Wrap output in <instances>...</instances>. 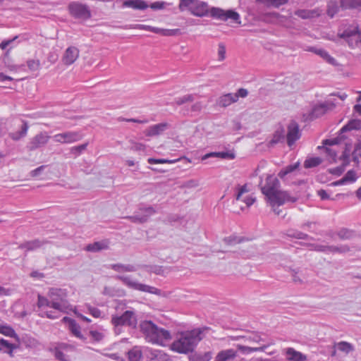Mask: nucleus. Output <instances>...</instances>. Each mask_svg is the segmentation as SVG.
Masks as SVG:
<instances>
[{
    "instance_id": "5fc2aeb1",
    "label": "nucleus",
    "mask_w": 361,
    "mask_h": 361,
    "mask_svg": "<svg viewBox=\"0 0 361 361\" xmlns=\"http://www.w3.org/2000/svg\"><path fill=\"white\" fill-rule=\"evenodd\" d=\"M236 190H237V192L235 194V200H240L242 195L244 193H246L249 191L247 184H245L242 186L240 185H238L236 186Z\"/></svg>"
},
{
    "instance_id": "79ce46f5",
    "label": "nucleus",
    "mask_w": 361,
    "mask_h": 361,
    "mask_svg": "<svg viewBox=\"0 0 361 361\" xmlns=\"http://www.w3.org/2000/svg\"><path fill=\"white\" fill-rule=\"evenodd\" d=\"M112 269L118 272L133 271L134 267L130 264H114L111 265Z\"/></svg>"
},
{
    "instance_id": "338daca9",
    "label": "nucleus",
    "mask_w": 361,
    "mask_h": 361,
    "mask_svg": "<svg viewBox=\"0 0 361 361\" xmlns=\"http://www.w3.org/2000/svg\"><path fill=\"white\" fill-rule=\"evenodd\" d=\"M166 5L164 1H156L149 5V7L153 10L163 9Z\"/></svg>"
},
{
    "instance_id": "5701e85b",
    "label": "nucleus",
    "mask_w": 361,
    "mask_h": 361,
    "mask_svg": "<svg viewBox=\"0 0 361 361\" xmlns=\"http://www.w3.org/2000/svg\"><path fill=\"white\" fill-rule=\"evenodd\" d=\"M285 141V130L283 127L278 128L274 133L271 140L269 141L268 146L274 147L276 144L283 143Z\"/></svg>"
},
{
    "instance_id": "a19ab883",
    "label": "nucleus",
    "mask_w": 361,
    "mask_h": 361,
    "mask_svg": "<svg viewBox=\"0 0 361 361\" xmlns=\"http://www.w3.org/2000/svg\"><path fill=\"white\" fill-rule=\"evenodd\" d=\"M322 162L320 157H312L307 159L304 162V167L305 169L314 168L319 166Z\"/></svg>"
},
{
    "instance_id": "4d7b16f0",
    "label": "nucleus",
    "mask_w": 361,
    "mask_h": 361,
    "mask_svg": "<svg viewBox=\"0 0 361 361\" xmlns=\"http://www.w3.org/2000/svg\"><path fill=\"white\" fill-rule=\"evenodd\" d=\"M343 178H344V180L346 181V183H348V182L353 183L357 178L356 173H355V171H353V170L348 171L345 174Z\"/></svg>"
},
{
    "instance_id": "e433bc0d",
    "label": "nucleus",
    "mask_w": 361,
    "mask_h": 361,
    "mask_svg": "<svg viewBox=\"0 0 361 361\" xmlns=\"http://www.w3.org/2000/svg\"><path fill=\"white\" fill-rule=\"evenodd\" d=\"M286 235L290 238L301 239V240H307L309 238V235L306 233H304L301 231L294 230V229H288L286 233Z\"/></svg>"
},
{
    "instance_id": "4be33fe9",
    "label": "nucleus",
    "mask_w": 361,
    "mask_h": 361,
    "mask_svg": "<svg viewBox=\"0 0 361 361\" xmlns=\"http://www.w3.org/2000/svg\"><path fill=\"white\" fill-rule=\"evenodd\" d=\"M287 359L289 361H305L307 356L302 353L295 350L293 348H288L286 350Z\"/></svg>"
},
{
    "instance_id": "423d86ee",
    "label": "nucleus",
    "mask_w": 361,
    "mask_h": 361,
    "mask_svg": "<svg viewBox=\"0 0 361 361\" xmlns=\"http://www.w3.org/2000/svg\"><path fill=\"white\" fill-rule=\"evenodd\" d=\"M137 361H171L169 355L161 350L143 347L137 350Z\"/></svg>"
},
{
    "instance_id": "37998d69",
    "label": "nucleus",
    "mask_w": 361,
    "mask_h": 361,
    "mask_svg": "<svg viewBox=\"0 0 361 361\" xmlns=\"http://www.w3.org/2000/svg\"><path fill=\"white\" fill-rule=\"evenodd\" d=\"M87 145L88 142H85L78 146L72 147L70 149V152L74 155L75 157H77L86 150Z\"/></svg>"
},
{
    "instance_id": "20e7f679",
    "label": "nucleus",
    "mask_w": 361,
    "mask_h": 361,
    "mask_svg": "<svg viewBox=\"0 0 361 361\" xmlns=\"http://www.w3.org/2000/svg\"><path fill=\"white\" fill-rule=\"evenodd\" d=\"M140 330L145 340L153 344L165 346L172 338L169 331L158 327L152 321L141 322Z\"/></svg>"
},
{
    "instance_id": "6e6552de",
    "label": "nucleus",
    "mask_w": 361,
    "mask_h": 361,
    "mask_svg": "<svg viewBox=\"0 0 361 361\" xmlns=\"http://www.w3.org/2000/svg\"><path fill=\"white\" fill-rule=\"evenodd\" d=\"M50 137L47 132H40L30 139L26 145V149L30 152H32L42 148L48 143Z\"/></svg>"
},
{
    "instance_id": "6ab92c4d",
    "label": "nucleus",
    "mask_w": 361,
    "mask_h": 361,
    "mask_svg": "<svg viewBox=\"0 0 361 361\" xmlns=\"http://www.w3.org/2000/svg\"><path fill=\"white\" fill-rule=\"evenodd\" d=\"M139 269H143L148 272H152L160 276H164L171 271L170 267H164L158 265H140Z\"/></svg>"
},
{
    "instance_id": "864d4df0",
    "label": "nucleus",
    "mask_w": 361,
    "mask_h": 361,
    "mask_svg": "<svg viewBox=\"0 0 361 361\" xmlns=\"http://www.w3.org/2000/svg\"><path fill=\"white\" fill-rule=\"evenodd\" d=\"M179 159H154V158H149L147 161L150 164H171L175 163L176 161H178Z\"/></svg>"
},
{
    "instance_id": "f704fd0d",
    "label": "nucleus",
    "mask_w": 361,
    "mask_h": 361,
    "mask_svg": "<svg viewBox=\"0 0 361 361\" xmlns=\"http://www.w3.org/2000/svg\"><path fill=\"white\" fill-rule=\"evenodd\" d=\"M295 15L301 18L302 19H310L312 18L315 16H317L318 14L314 10H305L300 9L295 11Z\"/></svg>"
},
{
    "instance_id": "f257e3e1",
    "label": "nucleus",
    "mask_w": 361,
    "mask_h": 361,
    "mask_svg": "<svg viewBox=\"0 0 361 361\" xmlns=\"http://www.w3.org/2000/svg\"><path fill=\"white\" fill-rule=\"evenodd\" d=\"M262 180L259 183V187L263 195H265L271 206H281L286 202H295L297 197H291L287 191L279 190L280 183L278 178L272 175H268L266 178V183L262 185Z\"/></svg>"
},
{
    "instance_id": "c9c22d12",
    "label": "nucleus",
    "mask_w": 361,
    "mask_h": 361,
    "mask_svg": "<svg viewBox=\"0 0 361 361\" xmlns=\"http://www.w3.org/2000/svg\"><path fill=\"white\" fill-rule=\"evenodd\" d=\"M334 347H336L338 350L342 351L346 354H348L349 353L354 350V346L351 343L346 341H341L335 343Z\"/></svg>"
},
{
    "instance_id": "69168bd1",
    "label": "nucleus",
    "mask_w": 361,
    "mask_h": 361,
    "mask_svg": "<svg viewBox=\"0 0 361 361\" xmlns=\"http://www.w3.org/2000/svg\"><path fill=\"white\" fill-rule=\"evenodd\" d=\"M87 310H88L89 313L92 317H94L95 318L100 317V316H101V311L98 308L89 305L87 307Z\"/></svg>"
},
{
    "instance_id": "c03bdc74",
    "label": "nucleus",
    "mask_w": 361,
    "mask_h": 361,
    "mask_svg": "<svg viewBox=\"0 0 361 361\" xmlns=\"http://www.w3.org/2000/svg\"><path fill=\"white\" fill-rule=\"evenodd\" d=\"M37 307L42 308L43 307H51V302L49 298L38 295L37 296Z\"/></svg>"
},
{
    "instance_id": "cd10ccee",
    "label": "nucleus",
    "mask_w": 361,
    "mask_h": 361,
    "mask_svg": "<svg viewBox=\"0 0 361 361\" xmlns=\"http://www.w3.org/2000/svg\"><path fill=\"white\" fill-rule=\"evenodd\" d=\"M361 129V121L359 119H351L346 125L340 130V135L353 130Z\"/></svg>"
},
{
    "instance_id": "0e129e2a",
    "label": "nucleus",
    "mask_w": 361,
    "mask_h": 361,
    "mask_svg": "<svg viewBox=\"0 0 361 361\" xmlns=\"http://www.w3.org/2000/svg\"><path fill=\"white\" fill-rule=\"evenodd\" d=\"M55 357L60 361H68L66 355L60 350V348H55Z\"/></svg>"
},
{
    "instance_id": "4468645a",
    "label": "nucleus",
    "mask_w": 361,
    "mask_h": 361,
    "mask_svg": "<svg viewBox=\"0 0 361 361\" xmlns=\"http://www.w3.org/2000/svg\"><path fill=\"white\" fill-rule=\"evenodd\" d=\"M170 124L166 122L160 123L149 126L144 132L145 135L147 137L158 136L164 133V131L170 128Z\"/></svg>"
},
{
    "instance_id": "3c124183",
    "label": "nucleus",
    "mask_w": 361,
    "mask_h": 361,
    "mask_svg": "<svg viewBox=\"0 0 361 361\" xmlns=\"http://www.w3.org/2000/svg\"><path fill=\"white\" fill-rule=\"evenodd\" d=\"M89 334L91 336L92 341L94 342H100L104 338V335L103 333L96 330H90L89 331Z\"/></svg>"
},
{
    "instance_id": "c85d7f7f",
    "label": "nucleus",
    "mask_w": 361,
    "mask_h": 361,
    "mask_svg": "<svg viewBox=\"0 0 361 361\" xmlns=\"http://www.w3.org/2000/svg\"><path fill=\"white\" fill-rule=\"evenodd\" d=\"M188 358L190 361H209L212 359V353L206 352L203 354L194 351L190 353Z\"/></svg>"
},
{
    "instance_id": "72a5a7b5",
    "label": "nucleus",
    "mask_w": 361,
    "mask_h": 361,
    "mask_svg": "<svg viewBox=\"0 0 361 361\" xmlns=\"http://www.w3.org/2000/svg\"><path fill=\"white\" fill-rule=\"evenodd\" d=\"M196 0H180L178 9L180 11H188L192 13Z\"/></svg>"
},
{
    "instance_id": "0eeeda50",
    "label": "nucleus",
    "mask_w": 361,
    "mask_h": 361,
    "mask_svg": "<svg viewBox=\"0 0 361 361\" xmlns=\"http://www.w3.org/2000/svg\"><path fill=\"white\" fill-rule=\"evenodd\" d=\"M68 10L70 15L75 19L87 20L92 16L89 6L79 1L71 2Z\"/></svg>"
},
{
    "instance_id": "ea45409f",
    "label": "nucleus",
    "mask_w": 361,
    "mask_h": 361,
    "mask_svg": "<svg viewBox=\"0 0 361 361\" xmlns=\"http://www.w3.org/2000/svg\"><path fill=\"white\" fill-rule=\"evenodd\" d=\"M299 166H300L299 161H297L294 164L288 165L287 166H286L285 168H283V169H281L279 171V173H278V176L281 178H283L286 175H288V173H290L294 171L295 169H297L299 167Z\"/></svg>"
},
{
    "instance_id": "39448f33",
    "label": "nucleus",
    "mask_w": 361,
    "mask_h": 361,
    "mask_svg": "<svg viewBox=\"0 0 361 361\" xmlns=\"http://www.w3.org/2000/svg\"><path fill=\"white\" fill-rule=\"evenodd\" d=\"M47 297L51 300V308L61 312H66L68 308L67 300V291L66 289L50 288L47 293Z\"/></svg>"
},
{
    "instance_id": "dca6fc26",
    "label": "nucleus",
    "mask_w": 361,
    "mask_h": 361,
    "mask_svg": "<svg viewBox=\"0 0 361 361\" xmlns=\"http://www.w3.org/2000/svg\"><path fill=\"white\" fill-rule=\"evenodd\" d=\"M133 314V312L127 310L121 316H113L111 322L116 327L123 325L130 326L131 325L130 319Z\"/></svg>"
},
{
    "instance_id": "774afa93",
    "label": "nucleus",
    "mask_w": 361,
    "mask_h": 361,
    "mask_svg": "<svg viewBox=\"0 0 361 361\" xmlns=\"http://www.w3.org/2000/svg\"><path fill=\"white\" fill-rule=\"evenodd\" d=\"M149 5L145 0H137V10H145L149 7Z\"/></svg>"
},
{
    "instance_id": "2f4dec72",
    "label": "nucleus",
    "mask_w": 361,
    "mask_h": 361,
    "mask_svg": "<svg viewBox=\"0 0 361 361\" xmlns=\"http://www.w3.org/2000/svg\"><path fill=\"white\" fill-rule=\"evenodd\" d=\"M137 290L157 295H161V290L160 289L143 283H137Z\"/></svg>"
},
{
    "instance_id": "f03ea898",
    "label": "nucleus",
    "mask_w": 361,
    "mask_h": 361,
    "mask_svg": "<svg viewBox=\"0 0 361 361\" xmlns=\"http://www.w3.org/2000/svg\"><path fill=\"white\" fill-rule=\"evenodd\" d=\"M191 14L197 17H204L209 14L212 18L221 21H226L231 19L235 23H240V15L236 11L233 10H224L219 7H212L209 8L207 2L200 0H196Z\"/></svg>"
},
{
    "instance_id": "bf43d9fd",
    "label": "nucleus",
    "mask_w": 361,
    "mask_h": 361,
    "mask_svg": "<svg viewBox=\"0 0 361 361\" xmlns=\"http://www.w3.org/2000/svg\"><path fill=\"white\" fill-rule=\"evenodd\" d=\"M346 166H344V164L343 163L342 165L339 166L329 169V172L333 175L341 176L344 172Z\"/></svg>"
},
{
    "instance_id": "09e8293b",
    "label": "nucleus",
    "mask_w": 361,
    "mask_h": 361,
    "mask_svg": "<svg viewBox=\"0 0 361 361\" xmlns=\"http://www.w3.org/2000/svg\"><path fill=\"white\" fill-rule=\"evenodd\" d=\"M288 1V0H257V2H262L267 5H271L276 8L281 5L286 4Z\"/></svg>"
},
{
    "instance_id": "7c9ffc66",
    "label": "nucleus",
    "mask_w": 361,
    "mask_h": 361,
    "mask_svg": "<svg viewBox=\"0 0 361 361\" xmlns=\"http://www.w3.org/2000/svg\"><path fill=\"white\" fill-rule=\"evenodd\" d=\"M336 235L341 240H350L356 235L355 231L347 228H341L336 232Z\"/></svg>"
},
{
    "instance_id": "de8ad7c7",
    "label": "nucleus",
    "mask_w": 361,
    "mask_h": 361,
    "mask_svg": "<svg viewBox=\"0 0 361 361\" xmlns=\"http://www.w3.org/2000/svg\"><path fill=\"white\" fill-rule=\"evenodd\" d=\"M350 251V247L347 245L341 246L330 245L329 252L332 253H345Z\"/></svg>"
},
{
    "instance_id": "8fccbe9b",
    "label": "nucleus",
    "mask_w": 361,
    "mask_h": 361,
    "mask_svg": "<svg viewBox=\"0 0 361 361\" xmlns=\"http://www.w3.org/2000/svg\"><path fill=\"white\" fill-rule=\"evenodd\" d=\"M116 278L123 281V283L128 287L135 288V281H133L130 277L126 276H116Z\"/></svg>"
},
{
    "instance_id": "f8f14e48",
    "label": "nucleus",
    "mask_w": 361,
    "mask_h": 361,
    "mask_svg": "<svg viewBox=\"0 0 361 361\" xmlns=\"http://www.w3.org/2000/svg\"><path fill=\"white\" fill-rule=\"evenodd\" d=\"M287 129V144L289 147H291L301 136L299 125L295 121L292 120L288 124Z\"/></svg>"
},
{
    "instance_id": "473e14b6",
    "label": "nucleus",
    "mask_w": 361,
    "mask_h": 361,
    "mask_svg": "<svg viewBox=\"0 0 361 361\" xmlns=\"http://www.w3.org/2000/svg\"><path fill=\"white\" fill-rule=\"evenodd\" d=\"M0 334L4 335L6 336L13 338L16 340L19 339L18 336L16 333L15 330L11 326H8V325L1 324L0 325Z\"/></svg>"
},
{
    "instance_id": "58836bf2",
    "label": "nucleus",
    "mask_w": 361,
    "mask_h": 361,
    "mask_svg": "<svg viewBox=\"0 0 361 361\" xmlns=\"http://www.w3.org/2000/svg\"><path fill=\"white\" fill-rule=\"evenodd\" d=\"M236 348L237 350H239L243 354H250L254 352L263 351L266 347L252 348L238 344Z\"/></svg>"
},
{
    "instance_id": "a18cd8bd",
    "label": "nucleus",
    "mask_w": 361,
    "mask_h": 361,
    "mask_svg": "<svg viewBox=\"0 0 361 361\" xmlns=\"http://www.w3.org/2000/svg\"><path fill=\"white\" fill-rule=\"evenodd\" d=\"M267 16L271 18L272 22L276 23H283L286 20V17L276 12L269 13L267 14Z\"/></svg>"
},
{
    "instance_id": "680f3d73",
    "label": "nucleus",
    "mask_w": 361,
    "mask_h": 361,
    "mask_svg": "<svg viewBox=\"0 0 361 361\" xmlns=\"http://www.w3.org/2000/svg\"><path fill=\"white\" fill-rule=\"evenodd\" d=\"M27 65L30 71H35L39 69L40 63L39 60L31 59L27 61Z\"/></svg>"
},
{
    "instance_id": "1a4fd4ad",
    "label": "nucleus",
    "mask_w": 361,
    "mask_h": 361,
    "mask_svg": "<svg viewBox=\"0 0 361 361\" xmlns=\"http://www.w3.org/2000/svg\"><path fill=\"white\" fill-rule=\"evenodd\" d=\"M336 107L335 100L328 99L324 102L314 106L309 117L314 120L324 115L328 111L333 110Z\"/></svg>"
},
{
    "instance_id": "9d476101",
    "label": "nucleus",
    "mask_w": 361,
    "mask_h": 361,
    "mask_svg": "<svg viewBox=\"0 0 361 361\" xmlns=\"http://www.w3.org/2000/svg\"><path fill=\"white\" fill-rule=\"evenodd\" d=\"M82 137V134L79 131H66L53 137L55 142L61 144L73 143L80 141Z\"/></svg>"
},
{
    "instance_id": "bb28decb",
    "label": "nucleus",
    "mask_w": 361,
    "mask_h": 361,
    "mask_svg": "<svg viewBox=\"0 0 361 361\" xmlns=\"http://www.w3.org/2000/svg\"><path fill=\"white\" fill-rule=\"evenodd\" d=\"M341 8V4L338 5L336 1L330 0L327 2L326 14L329 18H333Z\"/></svg>"
},
{
    "instance_id": "c756f323",
    "label": "nucleus",
    "mask_w": 361,
    "mask_h": 361,
    "mask_svg": "<svg viewBox=\"0 0 361 361\" xmlns=\"http://www.w3.org/2000/svg\"><path fill=\"white\" fill-rule=\"evenodd\" d=\"M211 157H219L224 159H233L235 157V155L233 152H211L205 154L202 157V160H204Z\"/></svg>"
},
{
    "instance_id": "052dcab7",
    "label": "nucleus",
    "mask_w": 361,
    "mask_h": 361,
    "mask_svg": "<svg viewBox=\"0 0 361 361\" xmlns=\"http://www.w3.org/2000/svg\"><path fill=\"white\" fill-rule=\"evenodd\" d=\"M226 58V47L224 44L220 43L218 46V60L221 61Z\"/></svg>"
},
{
    "instance_id": "393cba45",
    "label": "nucleus",
    "mask_w": 361,
    "mask_h": 361,
    "mask_svg": "<svg viewBox=\"0 0 361 361\" xmlns=\"http://www.w3.org/2000/svg\"><path fill=\"white\" fill-rule=\"evenodd\" d=\"M109 247V243L106 240L97 241L86 246L85 250L88 252H96L103 250H106Z\"/></svg>"
},
{
    "instance_id": "7ed1b4c3",
    "label": "nucleus",
    "mask_w": 361,
    "mask_h": 361,
    "mask_svg": "<svg viewBox=\"0 0 361 361\" xmlns=\"http://www.w3.org/2000/svg\"><path fill=\"white\" fill-rule=\"evenodd\" d=\"M203 330L196 329L192 331L181 332L179 338L171 344V349L180 354L192 353L202 339L201 336Z\"/></svg>"
},
{
    "instance_id": "b1692460",
    "label": "nucleus",
    "mask_w": 361,
    "mask_h": 361,
    "mask_svg": "<svg viewBox=\"0 0 361 361\" xmlns=\"http://www.w3.org/2000/svg\"><path fill=\"white\" fill-rule=\"evenodd\" d=\"M29 126L27 121H23V124L20 127V130L10 133L9 137L14 141H18L20 140L21 138L26 136L27 130H28Z\"/></svg>"
},
{
    "instance_id": "e2e57ef3",
    "label": "nucleus",
    "mask_w": 361,
    "mask_h": 361,
    "mask_svg": "<svg viewBox=\"0 0 361 361\" xmlns=\"http://www.w3.org/2000/svg\"><path fill=\"white\" fill-rule=\"evenodd\" d=\"M180 35L181 31L180 29H163V36H176Z\"/></svg>"
},
{
    "instance_id": "aec40b11",
    "label": "nucleus",
    "mask_w": 361,
    "mask_h": 361,
    "mask_svg": "<svg viewBox=\"0 0 361 361\" xmlns=\"http://www.w3.org/2000/svg\"><path fill=\"white\" fill-rule=\"evenodd\" d=\"M47 243L45 240H40L39 239H35L33 240L27 241L21 243L19 246V249H25L27 251H33L36 249L41 247Z\"/></svg>"
},
{
    "instance_id": "412c9836",
    "label": "nucleus",
    "mask_w": 361,
    "mask_h": 361,
    "mask_svg": "<svg viewBox=\"0 0 361 361\" xmlns=\"http://www.w3.org/2000/svg\"><path fill=\"white\" fill-rule=\"evenodd\" d=\"M238 101V97L228 93L221 96L216 101V104L221 107H226Z\"/></svg>"
},
{
    "instance_id": "a211bd4d",
    "label": "nucleus",
    "mask_w": 361,
    "mask_h": 361,
    "mask_svg": "<svg viewBox=\"0 0 361 361\" xmlns=\"http://www.w3.org/2000/svg\"><path fill=\"white\" fill-rule=\"evenodd\" d=\"M339 36L341 38L345 39L355 38V45H357L358 42H360L361 34L357 27H355L352 29L348 28L345 30L341 35H339Z\"/></svg>"
},
{
    "instance_id": "6e6d98bb",
    "label": "nucleus",
    "mask_w": 361,
    "mask_h": 361,
    "mask_svg": "<svg viewBox=\"0 0 361 361\" xmlns=\"http://www.w3.org/2000/svg\"><path fill=\"white\" fill-rule=\"evenodd\" d=\"M310 246L312 247V250L322 252H329L330 249V245H324L320 244H310Z\"/></svg>"
},
{
    "instance_id": "603ef678",
    "label": "nucleus",
    "mask_w": 361,
    "mask_h": 361,
    "mask_svg": "<svg viewBox=\"0 0 361 361\" xmlns=\"http://www.w3.org/2000/svg\"><path fill=\"white\" fill-rule=\"evenodd\" d=\"M350 147L348 145H346L345 148L340 157V159L343 161L344 166H348L350 163Z\"/></svg>"
},
{
    "instance_id": "f3484780",
    "label": "nucleus",
    "mask_w": 361,
    "mask_h": 361,
    "mask_svg": "<svg viewBox=\"0 0 361 361\" xmlns=\"http://www.w3.org/2000/svg\"><path fill=\"white\" fill-rule=\"evenodd\" d=\"M79 56V49L75 47H69L63 56V62L66 65L73 64Z\"/></svg>"
},
{
    "instance_id": "49530a36",
    "label": "nucleus",
    "mask_w": 361,
    "mask_h": 361,
    "mask_svg": "<svg viewBox=\"0 0 361 361\" xmlns=\"http://www.w3.org/2000/svg\"><path fill=\"white\" fill-rule=\"evenodd\" d=\"M317 55L321 56L322 59L326 60L329 63L334 65L336 64V60L334 58L331 56L327 51H326L324 49H321L318 51Z\"/></svg>"
},
{
    "instance_id": "4c0bfd02",
    "label": "nucleus",
    "mask_w": 361,
    "mask_h": 361,
    "mask_svg": "<svg viewBox=\"0 0 361 361\" xmlns=\"http://www.w3.org/2000/svg\"><path fill=\"white\" fill-rule=\"evenodd\" d=\"M290 275L295 283L302 284L304 282V279H305V276L302 274V271L300 269H290Z\"/></svg>"
},
{
    "instance_id": "ddd939ff",
    "label": "nucleus",
    "mask_w": 361,
    "mask_h": 361,
    "mask_svg": "<svg viewBox=\"0 0 361 361\" xmlns=\"http://www.w3.org/2000/svg\"><path fill=\"white\" fill-rule=\"evenodd\" d=\"M156 213V210L152 206L140 204L137 209V222L144 223Z\"/></svg>"
},
{
    "instance_id": "9b49d317",
    "label": "nucleus",
    "mask_w": 361,
    "mask_h": 361,
    "mask_svg": "<svg viewBox=\"0 0 361 361\" xmlns=\"http://www.w3.org/2000/svg\"><path fill=\"white\" fill-rule=\"evenodd\" d=\"M214 361H246L245 358L240 357L238 350L233 348L222 350L215 357Z\"/></svg>"
},
{
    "instance_id": "13d9d810",
    "label": "nucleus",
    "mask_w": 361,
    "mask_h": 361,
    "mask_svg": "<svg viewBox=\"0 0 361 361\" xmlns=\"http://www.w3.org/2000/svg\"><path fill=\"white\" fill-rule=\"evenodd\" d=\"M194 100V97L192 94H186L184 95L182 97L178 98L176 103L177 105L180 106L182 105L186 102H192Z\"/></svg>"
},
{
    "instance_id": "2eb2a0df",
    "label": "nucleus",
    "mask_w": 361,
    "mask_h": 361,
    "mask_svg": "<svg viewBox=\"0 0 361 361\" xmlns=\"http://www.w3.org/2000/svg\"><path fill=\"white\" fill-rule=\"evenodd\" d=\"M62 322L68 325V329L75 337L82 340L83 341H86V338L84 337L80 332V325L76 322L75 319L68 317H64L62 319Z\"/></svg>"
},
{
    "instance_id": "a878e982",
    "label": "nucleus",
    "mask_w": 361,
    "mask_h": 361,
    "mask_svg": "<svg viewBox=\"0 0 361 361\" xmlns=\"http://www.w3.org/2000/svg\"><path fill=\"white\" fill-rule=\"evenodd\" d=\"M342 10L360 9L361 10V0H340Z\"/></svg>"
}]
</instances>
